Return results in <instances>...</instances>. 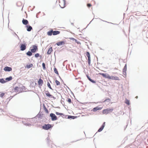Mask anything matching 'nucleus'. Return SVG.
I'll return each mask as SVG.
<instances>
[{
  "label": "nucleus",
  "instance_id": "nucleus-35",
  "mask_svg": "<svg viewBox=\"0 0 148 148\" xmlns=\"http://www.w3.org/2000/svg\"><path fill=\"white\" fill-rule=\"evenodd\" d=\"M34 56L36 58L38 57L39 56V54L38 53H36L35 54Z\"/></svg>",
  "mask_w": 148,
  "mask_h": 148
},
{
  "label": "nucleus",
  "instance_id": "nucleus-2",
  "mask_svg": "<svg viewBox=\"0 0 148 148\" xmlns=\"http://www.w3.org/2000/svg\"><path fill=\"white\" fill-rule=\"evenodd\" d=\"M53 127V125L49 124H45L42 126V128L43 129L45 130H48L51 128Z\"/></svg>",
  "mask_w": 148,
  "mask_h": 148
},
{
  "label": "nucleus",
  "instance_id": "nucleus-21",
  "mask_svg": "<svg viewBox=\"0 0 148 148\" xmlns=\"http://www.w3.org/2000/svg\"><path fill=\"white\" fill-rule=\"evenodd\" d=\"M86 76H87V77L88 78V80L89 81H90V82H92L93 83H95V81H94L93 80H92V79H91L90 78L89 75H87Z\"/></svg>",
  "mask_w": 148,
  "mask_h": 148
},
{
  "label": "nucleus",
  "instance_id": "nucleus-34",
  "mask_svg": "<svg viewBox=\"0 0 148 148\" xmlns=\"http://www.w3.org/2000/svg\"><path fill=\"white\" fill-rule=\"evenodd\" d=\"M68 118L74 119V116H68Z\"/></svg>",
  "mask_w": 148,
  "mask_h": 148
},
{
  "label": "nucleus",
  "instance_id": "nucleus-14",
  "mask_svg": "<svg viewBox=\"0 0 148 148\" xmlns=\"http://www.w3.org/2000/svg\"><path fill=\"white\" fill-rule=\"evenodd\" d=\"M43 83V81L41 78L39 79L38 81V83L39 86H41L42 85Z\"/></svg>",
  "mask_w": 148,
  "mask_h": 148
},
{
  "label": "nucleus",
  "instance_id": "nucleus-4",
  "mask_svg": "<svg viewBox=\"0 0 148 148\" xmlns=\"http://www.w3.org/2000/svg\"><path fill=\"white\" fill-rule=\"evenodd\" d=\"M113 111V109H107L103 110L102 111L103 114H107L110 112H111Z\"/></svg>",
  "mask_w": 148,
  "mask_h": 148
},
{
  "label": "nucleus",
  "instance_id": "nucleus-25",
  "mask_svg": "<svg viewBox=\"0 0 148 148\" xmlns=\"http://www.w3.org/2000/svg\"><path fill=\"white\" fill-rule=\"evenodd\" d=\"M32 52H31V51H28L26 54H27V55L28 56H31L32 55Z\"/></svg>",
  "mask_w": 148,
  "mask_h": 148
},
{
  "label": "nucleus",
  "instance_id": "nucleus-6",
  "mask_svg": "<svg viewBox=\"0 0 148 148\" xmlns=\"http://www.w3.org/2000/svg\"><path fill=\"white\" fill-rule=\"evenodd\" d=\"M86 55L88 57V62L89 65L90 66V56L89 53L88 52H87L86 53Z\"/></svg>",
  "mask_w": 148,
  "mask_h": 148
},
{
  "label": "nucleus",
  "instance_id": "nucleus-36",
  "mask_svg": "<svg viewBox=\"0 0 148 148\" xmlns=\"http://www.w3.org/2000/svg\"><path fill=\"white\" fill-rule=\"evenodd\" d=\"M4 95H5V93H3V92L1 93L0 94V97H2Z\"/></svg>",
  "mask_w": 148,
  "mask_h": 148
},
{
  "label": "nucleus",
  "instance_id": "nucleus-33",
  "mask_svg": "<svg viewBox=\"0 0 148 148\" xmlns=\"http://www.w3.org/2000/svg\"><path fill=\"white\" fill-rule=\"evenodd\" d=\"M103 128H103V127H102L101 126V127L99 129L98 131L99 132H101L103 129Z\"/></svg>",
  "mask_w": 148,
  "mask_h": 148
},
{
  "label": "nucleus",
  "instance_id": "nucleus-23",
  "mask_svg": "<svg viewBox=\"0 0 148 148\" xmlns=\"http://www.w3.org/2000/svg\"><path fill=\"white\" fill-rule=\"evenodd\" d=\"M70 40H74L75 42L77 43V44H79V41H77L76 39L73 38H70Z\"/></svg>",
  "mask_w": 148,
  "mask_h": 148
},
{
  "label": "nucleus",
  "instance_id": "nucleus-13",
  "mask_svg": "<svg viewBox=\"0 0 148 148\" xmlns=\"http://www.w3.org/2000/svg\"><path fill=\"white\" fill-rule=\"evenodd\" d=\"M21 90L20 87H18L17 86L15 87L14 89V90L15 92H19V90Z\"/></svg>",
  "mask_w": 148,
  "mask_h": 148
},
{
  "label": "nucleus",
  "instance_id": "nucleus-29",
  "mask_svg": "<svg viewBox=\"0 0 148 148\" xmlns=\"http://www.w3.org/2000/svg\"><path fill=\"white\" fill-rule=\"evenodd\" d=\"M55 83L56 85H60V83L59 81L57 80L55 81Z\"/></svg>",
  "mask_w": 148,
  "mask_h": 148
},
{
  "label": "nucleus",
  "instance_id": "nucleus-32",
  "mask_svg": "<svg viewBox=\"0 0 148 148\" xmlns=\"http://www.w3.org/2000/svg\"><path fill=\"white\" fill-rule=\"evenodd\" d=\"M42 66L43 69H46L45 64L44 63H42Z\"/></svg>",
  "mask_w": 148,
  "mask_h": 148
},
{
  "label": "nucleus",
  "instance_id": "nucleus-9",
  "mask_svg": "<svg viewBox=\"0 0 148 148\" xmlns=\"http://www.w3.org/2000/svg\"><path fill=\"white\" fill-rule=\"evenodd\" d=\"M3 70L5 71H10L12 70V68L10 67L6 66L4 68Z\"/></svg>",
  "mask_w": 148,
  "mask_h": 148
},
{
  "label": "nucleus",
  "instance_id": "nucleus-5",
  "mask_svg": "<svg viewBox=\"0 0 148 148\" xmlns=\"http://www.w3.org/2000/svg\"><path fill=\"white\" fill-rule=\"evenodd\" d=\"M31 48V51L32 53H35L38 50V47L35 45H33Z\"/></svg>",
  "mask_w": 148,
  "mask_h": 148
},
{
  "label": "nucleus",
  "instance_id": "nucleus-27",
  "mask_svg": "<svg viewBox=\"0 0 148 148\" xmlns=\"http://www.w3.org/2000/svg\"><path fill=\"white\" fill-rule=\"evenodd\" d=\"M127 70V65L126 64L125 66L124 67V69H123V72H125Z\"/></svg>",
  "mask_w": 148,
  "mask_h": 148
},
{
  "label": "nucleus",
  "instance_id": "nucleus-37",
  "mask_svg": "<svg viewBox=\"0 0 148 148\" xmlns=\"http://www.w3.org/2000/svg\"><path fill=\"white\" fill-rule=\"evenodd\" d=\"M67 101L70 103L71 102V99L70 98H68Z\"/></svg>",
  "mask_w": 148,
  "mask_h": 148
},
{
  "label": "nucleus",
  "instance_id": "nucleus-28",
  "mask_svg": "<svg viewBox=\"0 0 148 148\" xmlns=\"http://www.w3.org/2000/svg\"><path fill=\"white\" fill-rule=\"evenodd\" d=\"M125 103H126L128 105H129L130 104L129 101L127 99H126L125 100Z\"/></svg>",
  "mask_w": 148,
  "mask_h": 148
},
{
  "label": "nucleus",
  "instance_id": "nucleus-8",
  "mask_svg": "<svg viewBox=\"0 0 148 148\" xmlns=\"http://www.w3.org/2000/svg\"><path fill=\"white\" fill-rule=\"evenodd\" d=\"M45 93L47 97H49L50 98H52L53 97L51 95L48 91H45Z\"/></svg>",
  "mask_w": 148,
  "mask_h": 148
},
{
  "label": "nucleus",
  "instance_id": "nucleus-17",
  "mask_svg": "<svg viewBox=\"0 0 148 148\" xmlns=\"http://www.w3.org/2000/svg\"><path fill=\"white\" fill-rule=\"evenodd\" d=\"M52 34H53V30L51 29V30L48 31L47 32V34L49 36H51Z\"/></svg>",
  "mask_w": 148,
  "mask_h": 148
},
{
  "label": "nucleus",
  "instance_id": "nucleus-42",
  "mask_svg": "<svg viewBox=\"0 0 148 148\" xmlns=\"http://www.w3.org/2000/svg\"><path fill=\"white\" fill-rule=\"evenodd\" d=\"M136 98H137V97H136Z\"/></svg>",
  "mask_w": 148,
  "mask_h": 148
},
{
  "label": "nucleus",
  "instance_id": "nucleus-16",
  "mask_svg": "<svg viewBox=\"0 0 148 148\" xmlns=\"http://www.w3.org/2000/svg\"><path fill=\"white\" fill-rule=\"evenodd\" d=\"M60 32L58 31H53V35H56L60 34Z\"/></svg>",
  "mask_w": 148,
  "mask_h": 148
},
{
  "label": "nucleus",
  "instance_id": "nucleus-24",
  "mask_svg": "<svg viewBox=\"0 0 148 148\" xmlns=\"http://www.w3.org/2000/svg\"><path fill=\"white\" fill-rule=\"evenodd\" d=\"M0 82L2 83H4L6 82V81H5L3 79H0Z\"/></svg>",
  "mask_w": 148,
  "mask_h": 148
},
{
  "label": "nucleus",
  "instance_id": "nucleus-38",
  "mask_svg": "<svg viewBox=\"0 0 148 148\" xmlns=\"http://www.w3.org/2000/svg\"><path fill=\"white\" fill-rule=\"evenodd\" d=\"M44 110L45 111V112L47 113H48L49 112H48V110L46 108V107H45L44 108Z\"/></svg>",
  "mask_w": 148,
  "mask_h": 148
},
{
  "label": "nucleus",
  "instance_id": "nucleus-1",
  "mask_svg": "<svg viewBox=\"0 0 148 148\" xmlns=\"http://www.w3.org/2000/svg\"><path fill=\"white\" fill-rule=\"evenodd\" d=\"M99 74L102 75L104 77L112 80H119V78L118 77L110 76L107 73H99Z\"/></svg>",
  "mask_w": 148,
  "mask_h": 148
},
{
  "label": "nucleus",
  "instance_id": "nucleus-39",
  "mask_svg": "<svg viewBox=\"0 0 148 148\" xmlns=\"http://www.w3.org/2000/svg\"><path fill=\"white\" fill-rule=\"evenodd\" d=\"M87 6L88 7L90 8L92 6V5L90 3H88L87 4Z\"/></svg>",
  "mask_w": 148,
  "mask_h": 148
},
{
  "label": "nucleus",
  "instance_id": "nucleus-31",
  "mask_svg": "<svg viewBox=\"0 0 148 148\" xmlns=\"http://www.w3.org/2000/svg\"><path fill=\"white\" fill-rule=\"evenodd\" d=\"M56 114L57 115H64L62 113H59L58 112H56Z\"/></svg>",
  "mask_w": 148,
  "mask_h": 148
},
{
  "label": "nucleus",
  "instance_id": "nucleus-41",
  "mask_svg": "<svg viewBox=\"0 0 148 148\" xmlns=\"http://www.w3.org/2000/svg\"><path fill=\"white\" fill-rule=\"evenodd\" d=\"M110 101V99H106L104 101V102H105V101Z\"/></svg>",
  "mask_w": 148,
  "mask_h": 148
},
{
  "label": "nucleus",
  "instance_id": "nucleus-12",
  "mask_svg": "<svg viewBox=\"0 0 148 148\" xmlns=\"http://www.w3.org/2000/svg\"><path fill=\"white\" fill-rule=\"evenodd\" d=\"M21 50L24 51L26 49V45L25 44H22L20 47Z\"/></svg>",
  "mask_w": 148,
  "mask_h": 148
},
{
  "label": "nucleus",
  "instance_id": "nucleus-11",
  "mask_svg": "<svg viewBox=\"0 0 148 148\" xmlns=\"http://www.w3.org/2000/svg\"><path fill=\"white\" fill-rule=\"evenodd\" d=\"M65 44L64 42L63 41H60L56 43V45L58 46H60L61 45H64Z\"/></svg>",
  "mask_w": 148,
  "mask_h": 148
},
{
  "label": "nucleus",
  "instance_id": "nucleus-20",
  "mask_svg": "<svg viewBox=\"0 0 148 148\" xmlns=\"http://www.w3.org/2000/svg\"><path fill=\"white\" fill-rule=\"evenodd\" d=\"M52 51H53V50H52V47H51L48 49L47 52V53L48 54H50L51 53V52H52Z\"/></svg>",
  "mask_w": 148,
  "mask_h": 148
},
{
  "label": "nucleus",
  "instance_id": "nucleus-15",
  "mask_svg": "<svg viewBox=\"0 0 148 148\" xmlns=\"http://www.w3.org/2000/svg\"><path fill=\"white\" fill-rule=\"evenodd\" d=\"M22 23L23 24L25 25H26L28 23V21L27 20L23 19L22 20Z\"/></svg>",
  "mask_w": 148,
  "mask_h": 148
},
{
  "label": "nucleus",
  "instance_id": "nucleus-7",
  "mask_svg": "<svg viewBox=\"0 0 148 148\" xmlns=\"http://www.w3.org/2000/svg\"><path fill=\"white\" fill-rule=\"evenodd\" d=\"M50 116L51 118L52 121H54L57 119V117L56 115L53 113H51L50 114Z\"/></svg>",
  "mask_w": 148,
  "mask_h": 148
},
{
  "label": "nucleus",
  "instance_id": "nucleus-26",
  "mask_svg": "<svg viewBox=\"0 0 148 148\" xmlns=\"http://www.w3.org/2000/svg\"><path fill=\"white\" fill-rule=\"evenodd\" d=\"M54 71L55 73L57 74L58 75H59V73L57 71V69L56 68H54Z\"/></svg>",
  "mask_w": 148,
  "mask_h": 148
},
{
  "label": "nucleus",
  "instance_id": "nucleus-3",
  "mask_svg": "<svg viewBox=\"0 0 148 148\" xmlns=\"http://www.w3.org/2000/svg\"><path fill=\"white\" fill-rule=\"evenodd\" d=\"M59 5L62 8H63L65 6V0H58Z\"/></svg>",
  "mask_w": 148,
  "mask_h": 148
},
{
  "label": "nucleus",
  "instance_id": "nucleus-19",
  "mask_svg": "<svg viewBox=\"0 0 148 148\" xmlns=\"http://www.w3.org/2000/svg\"><path fill=\"white\" fill-rule=\"evenodd\" d=\"M12 76H10L8 77H7L5 79V81L6 82L10 81L12 80Z\"/></svg>",
  "mask_w": 148,
  "mask_h": 148
},
{
  "label": "nucleus",
  "instance_id": "nucleus-22",
  "mask_svg": "<svg viewBox=\"0 0 148 148\" xmlns=\"http://www.w3.org/2000/svg\"><path fill=\"white\" fill-rule=\"evenodd\" d=\"M33 66V64H29L27 65L26 66V67L27 69H29L30 68L32 67Z\"/></svg>",
  "mask_w": 148,
  "mask_h": 148
},
{
  "label": "nucleus",
  "instance_id": "nucleus-40",
  "mask_svg": "<svg viewBox=\"0 0 148 148\" xmlns=\"http://www.w3.org/2000/svg\"><path fill=\"white\" fill-rule=\"evenodd\" d=\"M105 123L104 122L103 123V125H102V126H101V127H103V128H104V127H105Z\"/></svg>",
  "mask_w": 148,
  "mask_h": 148
},
{
  "label": "nucleus",
  "instance_id": "nucleus-18",
  "mask_svg": "<svg viewBox=\"0 0 148 148\" xmlns=\"http://www.w3.org/2000/svg\"><path fill=\"white\" fill-rule=\"evenodd\" d=\"M26 27H27V30L28 31H30L32 29V27L30 26H27Z\"/></svg>",
  "mask_w": 148,
  "mask_h": 148
},
{
  "label": "nucleus",
  "instance_id": "nucleus-30",
  "mask_svg": "<svg viewBox=\"0 0 148 148\" xmlns=\"http://www.w3.org/2000/svg\"><path fill=\"white\" fill-rule=\"evenodd\" d=\"M47 86H48V87L50 88V89L53 90V89H52V88H51V85H50V83H49V82H48L47 83Z\"/></svg>",
  "mask_w": 148,
  "mask_h": 148
},
{
  "label": "nucleus",
  "instance_id": "nucleus-10",
  "mask_svg": "<svg viewBox=\"0 0 148 148\" xmlns=\"http://www.w3.org/2000/svg\"><path fill=\"white\" fill-rule=\"evenodd\" d=\"M102 108V107H100L98 106L92 109V111L93 112H96L97 110H101Z\"/></svg>",
  "mask_w": 148,
  "mask_h": 148
}]
</instances>
